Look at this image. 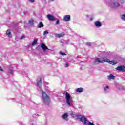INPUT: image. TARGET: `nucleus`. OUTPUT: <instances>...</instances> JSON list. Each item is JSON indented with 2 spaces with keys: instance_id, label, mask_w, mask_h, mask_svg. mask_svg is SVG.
I'll return each instance as SVG.
<instances>
[{
  "instance_id": "17",
  "label": "nucleus",
  "mask_w": 125,
  "mask_h": 125,
  "mask_svg": "<svg viewBox=\"0 0 125 125\" xmlns=\"http://www.w3.org/2000/svg\"><path fill=\"white\" fill-rule=\"evenodd\" d=\"M108 80H115V76L110 74L108 78Z\"/></svg>"
},
{
  "instance_id": "35",
  "label": "nucleus",
  "mask_w": 125,
  "mask_h": 125,
  "mask_svg": "<svg viewBox=\"0 0 125 125\" xmlns=\"http://www.w3.org/2000/svg\"><path fill=\"white\" fill-rule=\"evenodd\" d=\"M65 66L67 68V67H69V64L68 63L65 64Z\"/></svg>"
},
{
  "instance_id": "40",
  "label": "nucleus",
  "mask_w": 125,
  "mask_h": 125,
  "mask_svg": "<svg viewBox=\"0 0 125 125\" xmlns=\"http://www.w3.org/2000/svg\"><path fill=\"white\" fill-rule=\"evenodd\" d=\"M54 0H51L52 1H53Z\"/></svg>"
},
{
  "instance_id": "10",
  "label": "nucleus",
  "mask_w": 125,
  "mask_h": 125,
  "mask_svg": "<svg viewBox=\"0 0 125 125\" xmlns=\"http://www.w3.org/2000/svg\"><path fill=\"white\" fill-rule=\"evenodd\" d=\"M94 25L96 27H98V28H100V27H101L102 26V23H101L100 21H97L94 22Z\"/></svg>"
},
{
  "instance_id": "36",
  "label": "nucleus",
  "mask_w": 125,
  "mask_h": 125,
  "mask_svg": "<svg viewBox=\"0 0 125 125\" xmlns=\"http://www.w3.org/2000/svg\"><path fill=\"white\" fill-rule=\"evenodd\" d=\"M0 71H1V72H3V69H2V68H0Z\"/></svg>"
},
{
  "instance_id": "30",
  "label": "nucleus",
  "mask_w": 125,
  "mask_h": 125,
  "mask_svg": "<svg viewBox=\"0 0 125 125\" xmlns=\"http://www.w3.org/2000/svg\"><path fill=\"white\" fill-rule=\"evenodd\" d=\"M125 0H120L121 3H124L125 2Z\"/></svg>"
},
{
  "instance_id": "14",
  "label": "nucleus",
  "mask_w": 125,
  "mask_h": 125,
  "mask_svg": "<svg viewBox=\"0 0 125 125\" xmlns=\"http://www.w3.org/2000/svg\"><path fill=\"white\" fill-rule=\"evenodd\" d=\"M65 36V33L64 32H62L61 34H57L56 37H58L59 38H62Z\"/></svg>"
},
{
  "instance_id": "5",
  "label": "nucleus",
  "mask_w": 125,
  "mask_h": 125,
  "mask_svg": "<svg viewBox=\"0 0 125 125\" xmlns=\"http://www.w3.org/2000/svg\"><path fill=\"white\" fill-rule=\"evenodd\" d=\"M37 86L39 87V88H42V78L39 77V78L37 80Z\"/></svg>"
},
{
  "instance_id": "26",
  "label": "nucleus",
  "mask_w": 125,
  "mask_h": 125,
  "mask_svg": "<svg viewBox=\"0 0 125 125\" xmlns=\"http://www.w3.org/2000/svg\"><path fill=\"white\" fill-rule=\"evenodd\" d=\"M87 45H89L90 46V45H91V43L89 42H87L86 43Z\"/></svg>"
},
{
  "instance_id": "32",
  "label": "nucleus",
  "mask_w": 125,
  "mask_h": 125,
  "mask_svg": "<svg viewBox=\"0 0 125 125\" xmlns=\"http://www.w3.org/2000/svg\"><path fill=\"white\" fill-rule=\"evenodd\" d=\"M9 73H10V74H13V70H10Z\"/></svg>"
},
{
  "instance_id": "31",
  "label": "nucleus",
  "mask_w": 125,
  "mask_h": 125,
  "mask_svg": "<svg viewBox=\"0 0 125 125\" xmlns=\"http://www.w3.org/2000/svg\"><path fill=\"white\" fill-rule=\"evenodd\" d=\"M93 17H91L90 18V21H92V20H93Z\"/></svg>"
},
{
  "instance_id": "21",
  "label": "nucleus",
  "mask_w": 125,
  "mask_h": 125,
  "mask_svg": "<svg viewBox=\"0 0 125 125\" xmlns=\"http://www.w3.org/2000/svg\"><path fill=\"white\" fill-rule=\"evenodd\" d=\"M6 35H8L9 38H11V37H12V35H11V32H6Z\"/></svg>"
},
{
  "instance_id": "34",
  "label": "nucleus",
  "mask_w": 125,
  "mask_h": 125,
  "mask_svg": "<svg viewBox=\"0 0 125 125\" xmlns=\"http://www.w3.org/2000/svg\"><path fill=\"white\" fill-rule=\"evenodd\" d=\"M76 117H81V115L80 114H76L75 115Z\"/></svg>"
},
{
  "instance_id": "12",
  "label": "nucleus",
  "mask_w": 125,
  "mask_h": 125,
  "mask_svg": "<svg viewBox=\"0 0 125 125\" xmlns=\"http://www.w3.org/2000/svg\"><path fill=\"white\" fill-rule=\"evenodd\" d=\"M109 64L112 65L113 66L118 64V62L117 61L113 60L109 61Z\"/></svg>"
},
{
  "instance_id": "13",
  "label": "nucleus",
  "mask_w": 125,
  "mask_h": 125,
  "mask_svg": "<svg viewBox=\"0 0 125 125\" xmlns=\"http://www.w3.org/2000/svg\"><path fill=\"white\" fill-rule=\"evenodd\" d=\"M103 63H104V62H106L107 63H109L110 62V60H109V59L107 58L106 57H104V58H103Z\"/></svg>"
},
{
  "instance_id": "23",
  "label": "nucleus",
  "mask_w": 125,
  "mask_h": 125,
  "mask_svg": "<svg viewBox=\"0 0 125 125\" xmlns=\"http://www.w3.org/2000/svg\"><path fill=\"white\" fill-rule=\"evenodd\" d=\"M122 19L123 20H124V21H125V14H123V15H122Z\"/></svg>"
},
{
  "instance_id": "41",
  "label": "nucleus",
  "mask_w": 125,
  "mask_h": 125,
  "mask_svg": "<svg viewBox=\"0 0 125 125\" xmlns=\"http://www.w3.org/2000/svg\"><path fill=\"white\" fill-rule=\"evenodd\" d=\"M44 32H47V31H44Z\"/></svg>"
},
{
  "instance_id": "19",
  "label": "nucleus",
  "mask_w": 125,
  "mask_h": 125,
  "mask_svg": "<svg viewBox=\"0 0 125 125\" xmlns=\"http://www.w3.org/2000/svg\"><path fill=\"white\" fill-rule=\"evenodd\" d=\"M115 7H119L120 6V4L118 2H115L113 3Z\"/></svg>"
},
{
  "instance_id": "2",
  "label": "nucleus",
  "mask_w": 125,
  "mask_h": 125,
  "mask_svg": "<svg viewBox=\"0 0 125 125\" xmlns=\"http://www.w3.org/2000/svg\"><path fill=\"white\" fill-rule=\"evenodd\" d=\"M65 93V98L66 100V103L68 106H73V100H71V96L68 92H64Z\"/></svg>"
},
{
  "instance_id": "11",
  "label": "nucleus",
  "mask_w": 125,
  "mask_h": 125,
  "mask_svg": "<svg viewBox=\"0 0 125 125\" xmlns=\"http://www.w3.org/2000/svg\"><path fill=\"white\" fill-rule=\"evenodd\" d=\"M47 18L49 20H52V21L55 20V18H54V16L50 14H48L47 15Z\"/></svg>"
},
{
  "instance_id": "1",
  "label": "nucleus",
  "mask_w": 125,
  "mask_h": 125,
  "mask_svg": "<svg viewBox=\"0 0 125 125\" xmlns=\"http://www.w3.org/2000/svg\"><path fill=\"white\" fill-rule=\"evenodd\" d=\"M42 98L43 100L44 103L46 105L49 104V102H50V98H49V96H48L47 94L45 93V92H43V91H42Z\"/></svg>"
},
{
  "instance_id": "24",
  "label": "nucleus",
  "mask_w": 125,
  "mask_h": 125,
  "mask_svg": "<svg viewBox=\"0 0 125 125\" xmlns=\"http://www.w3.org/2000/svg\"><path fill=\"white\" fill-rule=\"evenodd\" d=\"M60 54H61V55H63V56L66 55V54L65 53H63V52H61V51L60 52Z\"/></svg>"
},
{
  "instance_id": "3",
  "label": "nucleus",
  "mask_w": 125,
  "mask_h": 125,
  "mask_svg": "<svg viewBox=\"0 0 125 125\" xmlns=\"http://www.w3.org/2000/svg\"><path fill=\"white\" fill-rule=\"evenodd\" d=\"M80 122H82V123H83V125H87V123L88 122V120H87V119L84 117V116H82L80 118Z\"/></svg>"
},
{
  "instance_id": "9",
  "label": "nucleus",
  "mask_w": 125,
  "mask_h": 125,
  "mask_svg": "<svg viewBox=\"0 0 125 125\" xmlns=\"http://www.w3.org/2000/svg\"><path fill=\"white\" fill-rule=\"evenodd\" d=\"M41 47L42 48V49L43 50L44 52L46 51V49H48V48L44 44V43H41Z\"/></svg>"
},
{
  "instance_id": "16",
  "label": "nucleus",
  "mask_w": 125,
  "mask_h": 125,
  "mask_svg": "<svg viewBox=\"0 0 125 125\" xmlns=\"http://www.w3.org/2000/svg\"><path fill=\"white\" fill-rule=\"evenodd\" d=\"M77 92H79V93H81V92H83V88H78L76 89Z\"/></svg>"
},
{
  "instance_id": "37",
  "label": "nucleus",
  "mask_w": 125,
  "mask_h": 125,
  "mask_svg": "<svg viewBox=\"0 0 125 125\" xmlns=\"http://www.w3.org/2000/svg\"><path fill=\"white\" fill-rule=\"evenodd\" d=\"M73 115H74V113H73V112H71V116H73Z\"/></svg>"
},
{
  "instance_id": "38",
  "label": "nucleus",
  "mask_w": 125,
  "mask_h": 125,
  "mask_svg": "<svg viewBox=\"0 0 125 125\" xmlns=\"http://www.w3.org/2000/svg\"><path fill=\"white\" fill-rule=\"evenodd\" d=\"M7 32H10V29H8V30H7Z\"/></svg>"
},
{
  "instance_id": "29",
  "label": "nucleus",
  "mask_w": 125,
  "mask_h": 125,
  "mask_svg": "<svg viewBox=\"0 0 125 125\" xmlns=\"http://www.w3.org/2000/svg\"><path fill=\"white\" fill-rule=\"evenodd\" d=\"M107 89H109V86H107L105 88H104V90H107Z\"/></svg>"
},
{
  "instance_id": "25",
  "label": "nucleus",
  "mask_w": 125,
  "mask_h": 125,
  "mask_svg": "<svg viewBox=\"0 0 125 125\" xmlns=\"http://www.w3.org/2000/svg\"><path fill=\"white\" fill-rule=\"evenodd\" d=\"M30 2H31V3H33L35 2V0H28Z\"/></svg>"
},
{
  "instance_id": "15",
  "label": "nucleus",
  "mask_w": 125,
  "mask_h": 125,
  "mask_svg": "<svg viewBox=\"0 0 125 125\" xmlns=\"http://www.w3.org/2000/svg\"><path fill=\"white\" fill-rule=\"evenodd\" d=\"M38 43V39H35L34 40L33 42L32 43V46H34Z\"/></svg>"
},
{
  "instance_id": "7",
  "label": "nucleus",
  "mask_w": 125,
  "mask_h": 125,
  "mask_svg": "<svg viewBox=\"0 0 125 125\" xmlns=\"http://www.w3.org/2000/svg\"><path fill=\"white\" fill-rule=\"evenodd\" d=\"M102 64L103 63V61L101 60L100 58H97L94 61V64Z\"/></svg>"
},
{
  "instance_id": "39",
  "label": "nucleus",
  "mask_w": 125,
  "mask_h": 125,
  "mask_svg": "<svg viewBox=\"0 0 125 125\" xmlns=\"http://www.w3.org/2000/svg\"><path fill=\"white\" fill-rule=\"evenodd\" d=\"M118 0H114V1H117Z\"/></svg>"
},
{
  "instance_id": "4",
  "label": "nucleus",
  "mask_w": 125,
  "mask_h": 125,
  "mask_svg": "<svg viewBox=\"0 0 125 125\" xmlns=\"http://www.w3.org/2000/svg\"><path fill=\"white\" fill-rule=\"evenodd\" d=\"M116 70L117 71H119V72H125V67L124 65L118 66Z\"/></svg>"
},
{
  "instance_id": "22",
  "label": "nucleus",
  "mask_w": 125,
  "mask_h": 125,
  "mask_svg": "<svg viewBox=\"0 0 125 125\" xmlns=\"http://www.w3.org/2000/svg\"><path fill=\"white\" fill-rule=\"evenodd\" d=\"M25 38H26V36L25 35H23L21 37L20 40H23V39H25Z\"/></svg>"
},
{
  "instance_id": "8",
  "label": "nucleus",
  "mask_w": 125,
  "mask_h": 125,
  "mask_svg": "<svg viewBox=\"0 0 125 125\" xmlns=\"http://www.w3.org/2000/svg\"><path fill=\"white\" fill-rule=\"evenodd\" d=\"M69 117V115L68 114V113H65L62 115V118L64 120V121H68L69 118H68Z\"/></svg>"
},
{
  "instance_id": "27",
  "label": "nucleus",
  "mask_w": 125,
  "mask_h": 125,
  "mask_svg": "<svg viewBox=\"0 0 125 125\" xmlns=\"http://www.w3.org/2000/svg\"><path fill=\"white\" fill-rule=\"evenodd\" d=\"M88 125H94V124H93V123H92V122H89L88 123Z\"/></svg>"
},
{
  "instance_id": "20",
  "label": "nucleus",
  "mask_w": 125,
  "mask_h": 125,
  "mask_svg": "<svg viewBox=\"0 0 125 125\" xmlns=\"http://www.w3.org/2000/svg\"><path fill=\"white\" fill-rule=\"evenodd\" d=\"M29 24H31V25H34V22H35V21H34V20H30L28 21Z\"/></svg>"
},
{
  "instance_id": "6",
  "label": "nucleus",
  "mask_w": 125,
  "mask_h": 125,
  "mask_svg": "<svg viewBox=\"0 0 125 125\" xmlns=\"http://www.w3.org/2000/svg\"><path fill=\"white\" fill-rule=\"evenodd\" d=\"M63 21L65 22H69L71 20V16L70 15H65L63 17Z\"/></svg>"
},
{
  "instance_id": "28",
  "label": "nucleus",
  "mask_w": 125,
  "mask_h": 125,
  "mask_svg": "<svg viewBox=\"0 0 125 125\" xmlns=\"http://www.w3.org/2000/svg\"><path fill=\"white\" fill-rule=\"evenodd\" d=\"M59 20H58L56 22V25H58V24H59Z\"/></svg>"
},
{
  "instance_id": "33",
  "label": "nucleus",
  "mask_w": 125,
  "mask_h": 125,
  "mask_svg": "<svg viewBox=\"0 0 125 125\" xmlns=\"http://www.w3.org/2000/svg\"><path fill=\"white\" fill-rule=\"evenodd\" d=\"M48 34V32H44V35H47Z\"/></svg>"
},
{
  "instance_id": "18",
  "label": "nucleus",
  "mask_w": 125,
  "mask_h": 125,
  "mask_svg": "<svg viewBox=\"0 0 125 125\" xmlns=\"http://www.w3.org/2000/svg\"><path fill=\"white\" fill-rule=\"evenodd\" d=\"M38 28H42V27H43V23H42V22L40 21L38 24Z\"/></svg>"
}]
</instances>
